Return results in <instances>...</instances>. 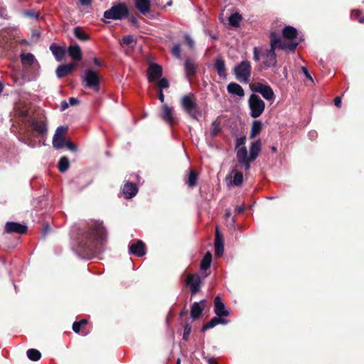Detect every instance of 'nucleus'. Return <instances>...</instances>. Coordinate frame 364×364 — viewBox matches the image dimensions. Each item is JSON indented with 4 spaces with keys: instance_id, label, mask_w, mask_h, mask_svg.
Here are the masks:
<instances>
[{
    "instance_id": "f257e3e1",
    "label": "nucleus",
    "mask_w": 364,
    "mask_h": 364,
    "mask_svg": "<svg viewBox=\"0 0 364 364\" xmlns=\"http://www.w3.org/2000/svg\"><path fill=\"white\" fill-rule=\"evenodd\" d=\"M86 242L83 247L86 251L95 253L100 251V246L106 239L105 230L102 223L93 221L89 225V230L85 232Z\"/></svg>"
},
{
    "instance_id": "f03ea898",
    "label": "nucleus",
    "mask_w": 364,
    "mask_h": 364,
    "mask_svg": "<svg viewBox=\"0 0 364 364\" xmlns=\"http://www.w3.org/2000/svg\"><path fill=\"white\" fill-rule=\"evenodd\" d=\"M261 151V141L257 140L253 141L250 147V155H248L246 147H241L237 150V167L249 171L250 164L258 156Z\"/></svg>"
},
{
    "instance_id": "7ed1b4c3",
    "label": "nucleus",
    "mask_w": 364,
    "mask_h": 364,
    "mask_svg": "<svg viewBox=\"0 0 364 364\" xmlns=\"http://www.w3.org/2000/svg\"><path fill=\"white\" fill-rule=\"evenodd\" d=\"M252 73V65L249 60H242L233 69L235 79L241 83H247Z\"/></svg>"
},
{
    "instance_id": "20e7f679",
    "label": "nucleus",
    "mask_w": 364,
    "mask_h": 364,
    "mask_svg": "<svg viewBox=\"0 0 364 364\" xmlns=\"http://www.w3.org/2000/svg\"><path fill=\"white\" fill-rule=\"evenodd\" d=\"M250 115L253 118L259 117L265 109V103L261 97L256 94H251L248 99Z\"/></svg>"
},
{
    "instance_id": "39448f33",
    "label": "nucleus",
    "mask_w": 364,
    "mask_h": 364,
    "mask_svg": "<svg viewBox=\"0 0 364 364\" xmlns=\"http://www.w3.org/2000/svg\"><path fill=\"white\" fill-rule=\"evenodd\" d=\"M129 10L125 4H118L112 6L104 12V18L110 20H122L128 16Z\"/></svg>"
},
{
    "instance_id": "423d86ee",
    "label": "nucleus",
    "mask_w": 364,
    "mask_h": 364,
    "mask_svg": "<svg viewBox=\"0 0 364 364\" xmlns=\"http://www.w3.org/2000/svg\"><path fill=\"white\" fill-rule=\"evenodd\" d=\"M181 104L183 109L191 118L197 119V102L193 94H188L182 97Z\"/></svg>"
},
{
    "instance_id": "0eeeda50",
    "label": "nucleus",
    "mask_w": 364,
    "mask_h": 364,
    "mask_svg": "<svg viewBox=\"0 0 364 364\" xmlns=\"http://www.w3.org/2000/svg\"><path fill=\"white\" fill-rule=\"evenodd\" d=\"M82 81L86 87L92 88L95 91L99 90L100 78L95 71L92 70H86L82 77Z\"/></svg>"
},
{
    "instance_id": "6e6552de",
    "label": "nucleus",
    "mask_w": 364,
    "mask_h": 364,
    "mask_svg": "<svg viewBox=\"0 0 364 364\" xmlns=\"http://www.w3.org/2000/svg\"><path fill=\"white\" fill-rule=\"evenodd\" d=\"M252 90L258 92L267 101L273 102L275 98L274 92L272 88L267 85H264L261 82L255 83L251 86Z\"/></svg>"
},
{
    "instance_id": "1a4fd4ad",
    "label": "nucleus",
    "mask_w": 364,
    "mask_h": 364,
    "mask_svg": "<svg viewBox=\"0 0 364 364\" xmlns=\"http://www.w3.org/2000/svg\"><path fill=\"white\" fill-rule=\"evenodd\" d=\"M160 115L161 119L169 125H171L176 119L173 113V108L169 107L168 105H164L162 106Z\"/></svg>"
},
{
    "instance_id": "9d476101",
    "label": "nucleus",
    "mask_w": 364,
    "mask_h": 364,
    "mask_svg": "<svg viewBox=\"0 0 364 364\" xmlns=\"http://www.w3.org/2000/svg\"><path fill=\"white\" fill-rule=\"evenodd\" d=\"M162 75L161 66L151 63L147 70V77L149 82H153L160 78Z\"/></svg>"
},
{
    "instance_id": "9b49d317",
    "label": "nucleus",
    "mask_w": 364,
    "mask_h": 364,
    "mask_svg": "<svg viewBox=\"0 0 364 364\" xmlns=\"http://www.w3.org/2000/svg\"><path fill=\"white\" fill-rule=\"evenodd\" d=\"M27 231V227L18 223L8 222L5 225V232L7 233L23 234Z\"/></svg>"
},
{
    "instance_id": "f8f14e48",
    "label": "nucleus",
    "mask_w": 364,
    "mask_h": 364,
    "mask_svg": "<svg viewBox=\"0 0 364 364\" xmlns=\"http://www.w3.org/2000/svg\"><path fill=\"white\" fill-rule=\"evenodd\" d=\"M186 283L190 287L192 294H196L200 291L201 281L198 274L188 275Z\"/></svg>"
},
{
    "instance_id": "ddd939ff",
    "label": "nucleus",
    "mask_w": 364,
    "mask_h": 364,
    "mask_svg": "<svg viewBox=\"0 0 364 364\" xmlns=\"http://www.w3.org/2000/svg\"><path fill=\"white\" fill-rule=\"evenodd\" d=\"M214 312L219 317L228 316L230 313L225 308V304L222 301L220 296H217L214 301Z\"/></svg>"
},
{
    "instance_id": "4468645a",
    "label": "nucleus",
    "mask_w": 364,
    "mask_h": 364,
    "mask_svg": "<svg viewBox=\"0 0 364 364\" xmlns=\"http://www.w3.org/2000/svg\"><path fill=\"white\" fill-rule=\"evenodd\" d=\"M129 248L130 254L138 257H142L146 253L145 245L141 240H138L136 242L132 244Z\"/></svg>"
},
{
    "instance_id": "2eb2a0df",
    "label": "nucleus",
    "mask_w": 364,
    "mask_h": 364,
    "mask_svg": "<svg viewBox=\"0 0 364 364\" xmlns=\"http://www.w3.org/2000/svg\"><path fill=\"white\" fill-rule=\"evenodd\" d=\"M264 64L267 67H274L277 64V55L275 53V50L273 48H269L266 50L264 54Z\"/></svg>"
},
{
    "instance_id": "dca6fc26",
    "label": "nucleus",
    "mask_w": 364,
    "mask_h": 364,
    "mask_svg": "<svg viewBox=\"0 0 364 364\" xmlns=\"http://www.w3.org/2000/svg\"><path fill=\"white\" fill-rule=\"evenodd\" d=\"M134 2L135 7L140 14L146 15L150 11V0H134Z\"/></svg>"
},
{
    "instance_id": "f3484780",
    "label": "nucleus",
    "mask_w": 364,
    "mask_h": 364,
    "mask_svg": "<svg viewBox=\"0 0 364 364\" xmlns=\"http://www.w3.org/2000/svg\"><path fill=\"white\" fill-rule=\"evenodd\" d=\"M138 188L136 184L133 183H127L122 188V193L127 199L132 198L136 196Z\"/></svg>"
},
{
    "instance_id": "a211bd4d",
    "label": "nucleus",
    "mask_w": 364,
    "mask_h": 364,
    "mask_svg": "<svg viewBox=\"0 0 364 364\" xmlns=\"http://www.w3.org/2000/svg\"><path fill=\"white\" fill-rule=\"evenodd\" d=\"M31 127L39 135L43 136L47 133V124L43 120H33Z\"/></svg>"
},
{
    "instance_id": "6ab92c4d",
    "label": "nucleus",
    "mask_w": 364,
    "mask_h": 364,
    "mask_svg": "<svg viewBox=\"0 0 364 364\" xmlns=\"http://www.w3.org/2000/svg\"><path fill=\"white\" fill-rule=\"evenodd\" d=\"M205 301L203 300L200 302H194L191 308V316L193 319L198 318L205 308Z\"/></svg>"
},
{
    "instance_id": "aec40b11",
    "label": "nucleus",
    "mask_w": 364,
    "mask_h": 364,
    "mask_svg": "<svg viewBox=\"0 0 364 364\" xmlns=\"http://www.w3.org/2000/svg\"><path fill=\"white\" fill-rule=\"evenodd\" d=\"M228 92L233 95L242 97L245 96V91L239 84L236 82H230L227 86Z\"/></svg>"
},
{
    "instance_id": "412c9836",
    "label": "nucleus",
    "mask_w": 364,
    "mask_h": 364,
    "mask_svg": "<svg viewBox=\"0 0 364 364\" xmlns=\"http://www.w3.org/2000/svg\"><path fill=\"white\" fill-rule=\"evenodd\" d=\"M74 63H69L59 65L56 69V75L59 77H63L68 75L75 68Z\"/></svg>"
},
{
    "instance_id": "4be33fe9",
    "label": "nucleus",
    "mask_w": 364,
    "mask_h": 364,
    "mask_svg": "<svg viewBox=\"0 0 364 364\" xmlns=\"http://www.w3.org/2000/svg\"><path fill=\"white\" fill-rule=\"evenodd\" d=\"M270 48L276 49L279 48L281 49H285L287 48L286 43H282L279 34L275 32H272L270 34Z\"/></svg>"
},
{
    "instance_id": "5701e85b",
    "label": "nucleus",
    "mask_w": 364,
    "mask_h": 364,
    "mask_svg": "<svg viewBox=\"0 0 364 364\" xmlns=\"http://www.w3.org/2000/svg\"><path fill=\"white\" fill-rule=\"evenodd\" d=\"M50 50L55 56L57 61H61L64 59L65 55V50L61 46H56L55 44H51Z\"/></svg>"
},
{
    "instance_id": "b1692460",
    "label": "nucleus",
    "mask_w": 364,
    "mask_h": 364,
    "mask_svg": "<svg viewBox=\"0 0 364 364\" xmlns=\"http://www.w3.org/2000/svg\"><path fill=\"white\" fill-rule=\"evenodd\" d=\"M223 237L220 235L218 230L216 229L215 240V253L217 256H220L223 253Z\"/></svg>"
},
{
    "instance_id": "393cba45",
    "label": "nucleus",
    "mask_w": 364,
    "mask_h": 364,
    "mask_svg": "<svg viewBox=\"0 0 364 364\" xmlns=\"http://www.w3.org/2000/svg\"><path fill=\"white\" fill-rule=\"evenodd\" d=\"M228 323V321L222 318L219 316H215L213 317L207 323H205L203 328L202 331H205L209 328H212L217 326L218 324L222 323V324H226Z\"/></svg>"
},
{
    "instance_id": "a878e982",
    "label": "nucleus",
    "mask_w": 364,
    "mask_h": 364,
    "mask_svg": "<svg viewBox=\"0 0 364 364\" xmlns=\"http://www.w3.org/2000/svg\"><path fill=\"white\" fill-rule=\"evenodd\" d=\"M69 55L74 60L79 61L82 59V52L79 46H70L68 48Z\"/></svg>"
},
{
    "instance_id": "bb28decb",
    "label": "nucleus",
    "mask_w": 364,
    "mask_h": 364,
    "mask_svg": "<svg viewBox=\"0 0 364 364\" xmlns=\"http://www.w3.org/2000/svg\"><path fill=\"white\" fill-rule=\"evenodd\" d=\"M20 58L24 67H29L37 63L35 56L32 53L21 54Z\"/></svg>"
},
{
    "instance_id": "cd10ccee",
    "label": "nucleus",
    "mask_w": 364,
    "mask_h": 364,
    "mask_svg": "<svg viewBox=\"0 0 364 364\" xmlns=\"http://www.w3.org/2000/svg\"><path fill=\"white\" fill-rule=\"evenodd\" d=\"M186 74L188 77L193 76L196 74V65L194 61L187 59L184 63Z\"/></svg>"
},
{
    "instance_id": "c85d7f7f",
    "label": "nucleus",
    "mask_w": 364,
    "mask_h": 364,
    "mask_svg": "<svg viewBox=\"0 0 364 364\" xmlns=\"http://www.w3.org/2000/svg\"><path fill=\"white\" fill-rule=\"evenodd\" d=\"M215 67L217 70L218 75L223 79L227 76L225 61L222 59H218L215 61Z\"/></svg>"
},
{
    "instance_id": "c756f323",
    "label": "nucleus",
    "mask_w": 364,
    "mask_h": 364,
    "mask_svg": "<svg viewBox=\"0 0 364 364\" xmlns=\"http://www.w3.org/2000/svg\"><path fill=\"white\" fill-rule=\"evenodd\" d=\"M282 35L284 38L292 40L296 38L297 30L292 26H288L283 29Z\"/></svg>"
},
{
    "instance_id": "7c9ffc66",
    "label": "nucleus",
    "mask_w": 364,
    "mask_h": 364,
    "mask_svg": "<svg viewBox=\"0 0 364 364\" xmlns=\"http://www.w3.org/2000/svg\"><path fill=\"white\" fill-rule=\"evenodd\" d=\"M262 124L260 121H254L251 127L250 138H254L257 134H259L262 130Z\"/></svg>"
},
{
    "instance_id": "2f4dec72",
    "label": "nucleus",
    "mask_w": 364,
    "mask_h": 364,
    "mask_svg": "<svg viewBox=\"0 0 364 364\" xmlns=\"http://www.w3.org/2000/svg\"><path fill=\"white\" fill-rule=\"evenodd\" d=\"M241 20L242 16L239 13H234L231 14L228 18L230 24L234 27H238Z\"/></svg>"
},
{
    "instance_id": "473e14b6",
    "label": "nucleus",
    "mask_w": 364,
    "mask_h": 364,
    "mask_svg": "<svg viewBox=\"0 0 364 364\" xmlns=\"http://www.w3.org/2000/svg\"><path fill=\"white\" fill-rule=\"evenodd\" d=\"M222 130L220 122L215 120L212 122L210 126V136L212 137L216 136Z\"/></svg>"
},
{
    "instance_id": "72a5a7b5",
    "label": "nucleus",
    "mask_w": 364,
    "mask_h": 364,
    "mask_svg": "<svg viewBox=\"0 0 364 364\" xmlns=\"http://www.w3.org/2000/svg\"><path fill=\"white\" fill-rule=\"evenodd\" d=\"M211 261H212V255H211V253H210L208 252L204 255V257L201 261L200 269L203 270H206L207 269H208L210 266Z\"/></svg>"
},
{
    "instance_id": "f704fd0d",
    "label": "nucleus",
    "mask_w": 364,
    "mask_h": 364,
    "mask_svg": "<svg viewBox=\"0 0 364 364\" xmlns=\"http://www.w3.org/2000/svg\"><path fill=\"white\" fill-rule=\"evenodd\" d=\"M73 33L75 36L80 41H85L89 39L88 35L79 26L74 28Z\"/></svg>"
},
{
    "instance_id": "c9c22d12",
    "label": "nucleus",
    "mask_w": 364,
    "mask_h": 364,
    "mask_svg": "<svg viewBox=\"0 0 364 364\" xmlns=\"http://www.w3.org/2000/svg\"><path fill=\"white\" fill-rule=\"evenodd\" d=\"M26 354L28 358L33 361H37L40 360L41 357L40 351L34 348L28 349L26 352Z\"/></svg>"
},
{
    "instance_id": "e433bc0d",
    "label": "nucleus",
    "mask_w": 364,
    "mask_h": 364,
    "mask_svg": "<svg viewBox=\"0 0 364 364\" xmlns=\"http://www.w3.org/2000/svg\"><path fill=\"white\" fill-rule=\"evenodd\" d=\"M69 168V160L66 156L60 158L58 163V169L60 172H65Z\"/></svg>"
},
{
    "instance_id": "4c0bfd02",
    "label": "nucleus",
    "mask_w": 364,
    "mask_h": 364,
    "mask_svg": "<svg viewBox=\"0 0 364 364\" xmlns=\"http://www.w3.org/2000/svg\"><path fill=\"white\" fill-rule=\"evenodd\" d=\"M232 173H234L233 176V184L236 186H239L242 185L243 182V175L241 172L238 171L233 170Z\"/></svg>"
},
{
    "instance_id": "58836bf2",
    "label": "nucleus",
    "mask_w": 364,
    "mask_h": 364,
    "mask_svg": "<svg viewBox=\"0 0 364 364\" xmlns=\"http://www.w3.org/2000/svg\"><path fill=\"white\" fill-rule=\"evenodd\" d=\"M53 146L57 149H60L65 146V141L63 137H53Z\"/></svg>"
},
{
    "instance_id": "ea45409f",
    "label": "nucleus",
    "mask_w": 364,
    "mask_h": 364,
    "mask_svg": "<svg viewBox=\"0 0 364 364\" xmlns=\"http://www.w3.org/2000/svg\"><path fill=\"white\" fill-rule=\"evenodd\" d=\"M198 175L194 171H191L188 176V184L190 187H193L196 185Z\"/></svg>"
},
{
    "instance_id": "a19ab883",
    "label": "nucleus",
    "mask_w": 364,
    "mask_h": 364,
    "mask_svg": "<svg viewBox=\"0 0 364 364\" xmlns=\"http://www.w3.org/2000/svg\"><path fill=\"white\" fill-rule=\"evenodd\" d=\"M360 14H361L360 11L353 10L351 12L350 17L353 20H357L360 23H364V16L362 17H360Z\"/></svg>"
},
{
    "instance_id": "79ce46f5",
    "label": "nucleus",
    "mask_w": 364,
    "mask_h": 364,
    "mask_svg": "<svg viewBox=\"0 0 364 364\" xmlns=\"http://www.w3.org/2000/svg\"><path fill=\"white\" fill-rule=\"evenodd\" d=\"M68 129L67 127L60 126L58 127L56 130L53 137H63L66 131Z\"/></svg>"
},
{
    "instance_id": "37998d69",
    "label": "nucleus",
    "mask_w": 364,
    "mask_h": 364,
    "mask_svg": "<svg viewBox=\"0 0 364 364\" xmlns=\"http://www.w3.org/2000/svg\"><path fill=\"white\" fill-rule=\"evenodd\" d=\"M246 143V137L245 136H241L236 140V147H235V151L237 152V150L241 147H245V144Z\"/></svg>"
},
{
    "instance_id": "c03bdc74",
    "label": "nucleus",
    "mask_w": 364,
    "mask_h": 364,
    "mask_svg": "<svg viewBox=\"0 0 364 364\" xmlns=\"http://www.w3.org/2000/svg\"><path fill=\"white\" fill-rule=\"evenodd\" d=\"M181 46L179 44L175 45L171 49V53L177 58H181Z\"/></svg>"
},
{
    "instance_id": "a18cd8bd",
    "label": "nucleus",
    "mask_w": 364,
    "mask_h": 364,
    "mask_svg": "<svg viewBox=\"0 0 364 364\" xmlns=\"http://www.w3.org/2000/svg\"><path fill=\"white\" fill-rule=\"evenodd\" d=\"M191 331V326L188 323L186 324L184 326L183 334V338L185 341H187L188 339Z\"/></svg>"
},
{
    "instance_id": "49530a36",
    "label": "nucleus",
    "mask_w": 364,
    "mask_h": 364,
    "mask_svg": "<svg viewBox=\"0 0 364 364\" xmlns=\"http://www.w3.org/2000/svg\"><path fill=\"white\" fill-rule=\"evenodd\" d=\"M158 86L160 90L168 88L169 87V82L166 78H161L158 82Z\"/></svg>"
},
{
    "instance_id": "de8ad7c7",
    "label": "nucleus",
    "mask_w": 364,
    "mask_h": 364,
    "mask_svg": "<svg viewBox=\"0 0 364 364\" xmlns=\"http://www.w3.org/2000/svg\"><path fill=\"white\" fill-rule=\"evenodd\" d=\"M134 42V37L132 36L128 35L124 36L122 38V44L124 45H131Z\"/></svg>"
},
{
    "instance_id": "09e8293b",
    "label": "nucleus",
    "mask_w": 364,
    "mask_h": 364,
    "mask_svg": "<svg viewBox=\"0 0 364 364\" xmlns=\"http://www.w3.org/2000/svg\"><path fill=\"white\" fill-rule=\"evenodd\" d=\"M184 38H185V40H186V42L187 43V45L188 46V47L190 48H193L194 47V41L191 38V37L188 35V34H186L184 36Z\"/></svg>"
},
{
    "instance_id": "8fccbe9b",
    "label": "nucleus",
    "mask_w": 364,
    "mask_h": 364,
    "mask_svg": "<svg viewBox=\"0 0 364 364\" xmlns=\"http://www.w3.org/2000/svg\"><path fill=\"white\" fill-rule=\"evenodd\" d=\"M297 45H298V43H292L291 42V43H288V44L286 43L287 48L284 50H289L291 51H294V50L296 49Z\"/></svg>"
},
{
    "instance_id": "3c124183",
    "label": "nucleus",
    "mask_w": 364,
    "mask_h": 364,
    "mask_svg": "<svg viewBox=\"0 0 364 364\" xmlns=\"http://www.w3.org/2000/svg\"><path fill=\"white\" fill-rule=\"evenodd\" d=\"M259 49L257 48H254V51H253V59L255 60V61H259Z\"/></svg>"
},
{
    "instance_id": "603ef678",
    "label": "nucleus",
    "mask_w": 364,
    "mask_h": 364,
    "mask_svg": "<svg viewBox=\"0 0 364 364\" xmlns=\"http://www.w3.org/2000/svg\"><path fill=\"white\" fill-rule=\"evenodd\" d=\"M65 146L68 147L70 150H71L73 151H75L77 150L76 146L74 144H73V143H71L70 141H65Z\"/></svg>"
},
{
    "instance_id": "864d4df0",
    "label": "nucleus",
    "mask_w": 364,
    "mask_h": 364,
    "mask_svg": "<svg viewBox=\"0 0 364 364\" xmlns=\"http://www.w3.org/2000/svg\"><path fill=\"white\" fill-rule=\"evenodd\" d=\"M80 327H81V326H80V323H77V321L74 322L73 324V330L75 333L80 332Z\"/></svg>"
},
{
    "instance_id": "5fc2aeb1",
    "label": "nucleus",
    "mask_w": 364,
    "mask_h": 364,
    "mask_svg": "<svg viewBox=\"0 0 364 364\" xmlns=\"http://www.w3.org/2000/svg\"><path fill=\"white\" fill-rule=\"evenodd\" d=\"M301 70L308 79L313 81V79H312L311 75L309 74V73L308 72L307 69L305 67H301Z\"/></svg>"
},
{
    "instance_id": "6e6d98bb",
    "label": "nucleus",
    "mask_w": 364,
    "mask_h": 364,
    "mask_svg": "<svg viewBox=\"0 0 364 364\" xmlns=\"http://www.w3.org/2000/svg\"><path fill=\"white\" fill-rule=\"evenodd\" d=\"M79 103V100L77 99V98H75V97H70L69 99V105H72V106H74V105H77V104Z\"/></svg>"
},
{
    "instance_id": "4d7b16f0",
    "label": "nucleus",
    "mask_w": 364,
    "mask_h": 364,
    "mask_svg": "<svg viewBox=\"0 0 364 364\" xmlns=\"http://www.w3.org/2000/svg\"><path fill=\"white\" fill-rule=\"evenodd\" d=\"M69 107V104L68 102L66 101H63L60 104V110L61 111H64L67 108H68Z\"/></svg>"
},
{
    "instance_id": "13d9d810",
    "label": "nucleus",
    "mask_w": 364,
    "mask_h": 364,
    "mask_svg": "<svg viewBox=\"0 0 364 364\" xmlns=\"http://www.w3.org/2000/svg\"><path fill=\"white\" fill-rule=\"evenodd\" d=\"M334 104L337 107H340L341 105V98L340 97H336L334 99Z\"/></svg>"
},
{
    "instance_id": "bf43d9fd",
    "label": "nucleus",
    "mask_w": 364,
    "mask_h": 364,
    "mask_svg": "<svg viewBox=\"0 0 364 364\" xmlns=\"http://www.w3.org/2000/svg\"><path fill=\"white\" fill-rule=\"evenodd\" d=\"M92 0H80V2L82 5L88 6L92 3Z\"/></svg>"
},
{
    "instance_id": "052dcab7",
    "label": "nucleus",
    "mask_w": 364,
    "mask_h": 364,
    "mask_svg": "<svg viewBox=\"0 0 364 364\" xmlns=\"http://www.w3.org/2000/svg\"><path fill=\"white\" fill-rule=\"evenodd\" d=\"M159 99L161 102H164V95L163 93V91L161 90L159 93Z\"/></svg>"
},
{
    "instance_id": "680f3d73",
    "label": "nucleus",
    "mask_w": 364,
    "mask_h": 364,
    "mask_svg": "<svg viewBox=\"0 0 364 364\" xmlns=\"http://www.w3.org/2000/svg\"><path fill=\"white\" fill-rule=\"evenodd\" d=\"M245 210V208L243 205H241V206H237L236 208H235V211L237 213H241L244 211Z\"/></svg>"
},
{
    "instance_id": "e2e57ef3",
    "label": "nucleus",
    "mask_w": 364,
    "mask_h": 364,
    "mask_svg": "<svg viewBox=\"0 0 364 364\" xmlns=\"http://www.w3.org/2000/svg\"><path fill=\"white\" fill-rule=\"evenodd\" d=\"M93 63H94V64H95V65H97V66H98V67L102 66V63H101V62H100L97 58H95L93 59Z\"/></svg>"
},
{
    "instance_id": "0e129e2a",
    "label": "nucleus",
    "mask_w": 364,
    "mask_h": 364,
    "mask_svg": "<svg viewBox=\"0 0 364 364\" xmlns=\"http://www.w3.org/2000/svg\"><path fill=\"white\" fill-rule=\"evenodd\" d=\"M77 323H80V326H84L87 323L86 319H82L81 321H78Z\"/></svg>"
},
{
    "instance_id": "69168bd1",
    "label": "nucleus",
    "mask_w": 364,
    "mask_h": 364,
    "mask_svg": "<svg viewBox=\"0 0 364 364\" xmlns=\"http://www.w3.org/2000/svg\"><path fill=\"white\" fill-rule=\"evenodd\" d=\"M27 15L28 16H30L31 17H35V18H37L38 17V15L34 14V13H27Z\"/></svg>"
},
{
    "instance_id": "338daca9",
    "label": "nucleus",
    "mask_w": 364,
    "mask_h": 364,
    "mask_svg": "<svg viewBox=\"0 0 364 364\" xmlns=\"http://www.w3.org/2000/svg\"><path fill=\"white\" fill-rule=\"evenodd\" d=\"M132 23L135 24L137 23V20L136 19V18L133 17L131 20Z\"/></svg>"
},
{
    "instance_id": "774afa93",
    "label": "nucleus",
    "mask_w": 364,
    "mask_h": 364,
    "mask_svg": "<svg viewBox=\"0 0 364 364\" xmlns=\"http://www.w3.org/2000/svg\"><path fill=\"white\" fill-rule=\"evenodd\" d=\"M208 363H209V364H217V363H215V361H214V360H211V359H210V360H209Z\"/></svg>"
}]
</instances>
